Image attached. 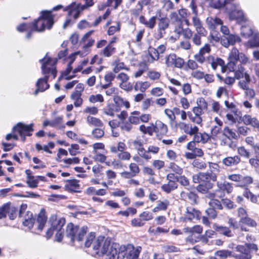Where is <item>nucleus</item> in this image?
Masks as SVG:
<instances>
[{"label":"nucleus","instance_id":"obj_24","mask_svg":"<svg viewBox=\"0 0 259 259\" xmlns=\"http://www.w3.org/2000/svg\"><path fill=\"white\" fill-rule=\"evenodd\" d=\"M201 176L202 183H211V181L215 182L217 179V175L212 170L205 172H201Z\"/></svg>","mask_w":259,"mask_h":259},{"label":"nucleus","instance_id":"obj_22","mask_svg":"<svg viewBox=\"0 0 259 259\" xmlns=\"http://www.w3.org/2000/svg\"><path fill=\"white\" fill-rule=\"evenodd\" d=\"M180 198L182 200H186L188 199L192 204H197L198 203V196L194 192L190 191L186 192L182 191L180 194Z\"/></svg>","mask_w":259,"mask_h":259},{"label":"nucleus","instance_id":"obj_37","mask_svg":"<svg viewBox=\"0 0 259 259\" xmlns=\"http://www.w3.org/2000/svg\"><path fill=\"white\" fill-rule=\"evenodd\" d=\"M217 186L220 190L226 191L228 193H230L232 192L233 187L231 184L227 182L217 183Z\"/></svg>","mask_w":259,"mask_h":259},{"label":"nucleus","instance_id":"obj_54","mask_svg":"<svg viewBox=\"0 0 259 259\" xmlns=\"http://www.w3.org/2000/svg\"><path fill=\"white\" fill-rule=\"evenodd\" d=\"M114 65L115 66L113 69V71L115 73L118 72L121 69L127 70V68H125L124 63L120 62L119 60H116L114 62Z\"/></svg>","mask_w":259,"mask_h":259},{"label":"nucleus","instance_id":"obj_57","mask_svg":"<svg viewBox=\"0 0 259 259\" xmlns=\"http://www.w3.org/2000/svg\"><path fill=\"white\" fill-rule=\"evenodd\" d=\"M62 122V117L61 116L57 117L54 120L51 121V126L52 127L59 126V128H64V125H61Z\"/></svg>","mask_w":259,"mask_h":259},{"label":"nucleus","instance_id":"obj_16","mask_svg":"<svg viewBox=\"0 0 259 259\" xmlns=\"http://www.w3.org/2000/svg\"><path fill=\"white\" fill-rule=\"evenodd\" d=\"M130 171H123L120 173L121 177L123 179H131L137 176L140 172V169L135 163H131L129 165Z\"/></svg>","mask_w":259,"mask_h":259},{"label":"nucleus","instance_id":"obj_6","mask_svg":"<svg viewBox=\"0 0 259 259\" xmlns=\"http://www.w3.org/2000/svg\"><path fill=\"white\" fill-rule=\"evenodd\" d=\"M87 229L86 226L79 228L77 226H74L72 223H70L67 226L66 236L70 238L72 242L75 240L80 241L87 233Z\"/></svg>","mask_w":259,"mask_h":259},{"label":"nucleus","instance_id":"obj_44","mask_svg":"<svg viewBox=\"0 0 259 259\" xmlns=\"http://www.w3.org/2000/svg\"><path fill=\"white\" fill-rule=\"evenodd\" d=\"M215 255L219 256L221 259H226L229 256H232V251L229 250H218L215 252Z\"/></svg>","mask_w":259,"mask_h":259},{"label":"nucleus","instance_id":"obj_4","mask_svg":"<svg viewBox=\"0 0 259 259\" xmlns=\"http://www.w3.org/2000/svg\"><path fill=\"white\" fill-rule=\"evenodd\" d=\"M258 250L257 245L254 243H246L243 245H238L236 250L239 253H234L232 257L235 259H252V252Z\"/></svg>","mask_w":259,"mask_h":259},{"label":"nucleus","instance_id":"obj_14","mask_svg":"<svg viewBox=\"0 0 259 259\" xmlns=\"http://www.w3.org/2000/svg\"><path fill=\"white\" fill-rule=\"evenodd\" d=\"M157 33L155 37L156 39H160L163 37L165 34V30L169 25V20L167 17H162L158 19Z\"/></svg>","mask_w":259,"mask_h":259},{"label":"nucleus","instance_id":"obj_21","mask_svg":"<svg viewBox=\"0 0 259 259\" xmlns=\"http://www.w3.org/2000/svg\"><path fill=\"white\" fill-rule=\"evenodd\" d=\"M242 64L235 65V66L232 68H228L230 71L234 72L235 78L237 79H243L247 74L242 65Z\"/></svg>","mask_w":259,"mask_h":259},{"label":"nucleus","instance_id":"obj_64","mask_svg":"<svg viewBox=\"0 0 259 259\" xmlns=\"http://www.w3.org/2000/svg\"><path fill=\"white\" fill-rule=\"evenodd\" d=\"M140 217L143 221H149L153 219L152 213L149 211H144L140 214Z\"/></svg>","mask_w":259,"mask_h":259},{"label":"nucleus","instance_id":"obj_29","mask_svg":"<svg viewBox=\"0 0 259 259\" xmlns=\"http://www.w3.org/2000/svg\"><path fill=\"white\" fill-rule=\"evenodd\" d=\"M47 217L45 214L44 210H41L38 215L36 220L37 228L39 231H42L46 223Z\"/></svg>","mask_w":259,"mask_h":259},{"label":"nucleus","instance_id":"obj_27","mask_svg":"<svg viewBox=\"0 0 259 259\" xmlns=\"http://www.w3.org/2000/svg\"><path fill=\"white\" fill-rule=\"evenodd\" d=\"M241 159L239 156H228L224 158L222 163L226 166H233L237 165L240 162Z\"/></svg>","mask_w":259,"mask_h":259},{"label":"nucleus","instance_id":"obj_63","mask_svg":"<svg viewBox=\"0 0 259 259\" xmlns=\"http://www.w3.org/2000/svg\"><path fill=\"white\" fill-rule=\"evenodd\" d=\"M120 30V23L117 22L115 25L111 26L108 30V34L109 35L114 34L117 31Z\"/></svg>","mask_w":259,"mask_h":259},{"label":"nucleus","instance_id":"obj_61","mask_svg":"<svg viewBox=\"0 0 259 259\" xmlns=\"http://www.w3.org/2000/svg\"><path fill=\"white\" fill-rule=\"evenodd\" d=\"M138 153L140 157L145 159L149 160L151 158V155L148 153V149L146 150L144 148L139 150Z\"/></svg>","mask_w":259,"mask_h":259},{"label":"nucleus","instance_id":"obj_8","mask_svg":"<svg viewBox=\"0 0 259 259\" xmlns=\"http://www.w3.org/2000/svg\"><path fill=\"white\" fill-rule=\"evenodd\" d=\"M42 64V72L45 75H48L50 73L53 75L55 78L56 76L57 71L54 66L57 62L56 60H53L51 58L48 57L47 56L39 60Z\"/></svg>","mask_w":259,"mask_h":259},{"label":"nucleus","instance_id":"obj_32","mask_svg":"<svg viewBox=\"0 0 259 259\" xmlns=\"http://www.w3.org/2000/svg\"><path fill=\"white\" fill-rule=\"evenodd\" d=\"M207 34V31H196L192 37V41L193 44L197 47L200 46L201 45V37L205 36Z\"/></svg>","mask_w":259,"mask_h":259},{"label":"nucleus","instance_id":"obj_43","mask_svg":"<svg viewBox=\"0 0 259 259\" xmlns=\"http://www.w3.org/2000/svg\"><path fill=\"white\" fill-rule=\"evenodd\" d=\"M81 94L77 92H73L71 95V98L74 101V105L75 107H79L82 103V99L81 98Z\"/></svg>","mask_w":259,"mask_h":259},{"label":"nucleus","instance_id":"obj_17","mask_svg":"<svg viewBox=\"0 0 259 259\" xmlns=\"http://www.w3.org/2000/svg\"><path fill=\"white\" fill-rule=\"evenodd\" d=\"M241 39L240 37L237 35L233 34H229L227 36H224L222 38L221 44L225 47L228 48L230 45H234L236 42H240Z\"/></svg>","mask_w":259,"mask_h":259},{"label":"nucleus","instance_id":"obj_26","mask_svg":"<svg viewBox=\"0 0 259 259\" xmlns=\"http://www.w3.org/2000/svg\"><path fill=\"white\" fill-rule=\"evenodd\" d=\"M235 0H211V6L215 9H220L225 7L226 10L229 8L232 5V3Z\"/></svg>","mask_w":259,"mask_h":259},{"label":"nucleus","instance_id":"obj_12","mask_svg":"<svg viewBox=\"0 0 259 259\" xmlns=\"http://www.w3.org/2000/svg\"><path fill=\"white\" fill-rule=\"evenodd\" d=\"M190 7L192 9V13L194 16L192 18L193 25L195 28L196 31H206L203 27L202 23L198 17V10L197 6L195 5L194 1L192 0Z\"/></svg>","mask_w":259,"mask_h":259},{"label":"nucleus","instance_id":"obj_39","mask_svg":"<svg viewBox=\"0 0 259 259\" xmlns=\"http://www.w3.org/2000/svg\"><path fill=\"white\" fill-rule=\"evenodd\" d=\"M243 195L247 199H249L251 202H252V203L259 204V195H254L253 193H252L248 190H245L243 192Z\"/></svg>","mask_w":259,"mask_h":259},{"label":"nucleus","instance_id":"obj_35","mask_svg":"<svg viewBox=\"0 0 259 259\" xmlns=\"http://www.w3.org/2000/svg\"><path fill=\"white\" fill-rule=\"evenodd\" d=\"M35 219L33 217L32 213L28 212L25 216L23 224L24 226L27 227L29 229H30L33 226Z\"/></svg>","mask_w":259,"mask_h":259},{"label":"nucleus","instance_id":"obj_41","mask_svg":"<svg viewBox=\"0 0 259 259\" xmlns=\"http://www.w3.org/2000/svg\"><path fill=\"white\" fill-rule=\"evenodd\" d=\"M74 59H72L67 64L66 70L63 73V75L65 77V79L70 80L75 77V75H69L70 73L72 70V64Z\"/></svg>","mask_w":259,"mask_h":259},{"label":"nucleus","instance_id":"obj_62","mask_svg":"<svg viewBox=\"0 0 259 259\" xmlns=\"http://www.w3.org/2000/svg\"><path fill=\"white\" fill-rule=\"evenodd\" d=\"M249 44L251 47L259 46V34L254 33L252 38L249 40Z\"/></svg>","mask_w":259,"mask_h":259},{"label":"nucleus","instance_id":"obj_42","mask_svg":"<svg viewBox=\"0 0 259 259\" xmlns=\"http://www.w3.org/2000/svg\"><path fill=\"white\" fill-rule=\"evenodd\" d=\"M85 4L83 5H81L80 4H77L76 3H72V4H75L76 6H77V10H79V12H81L82 11L88 9L89 7L93 6L94 4V2L93 0H83Z\"/></svg>","mask_w":259,"mask_h":259},{"label":"nucleus","instance_id":"obj_38","mask_svg":"<svg viewBox=\"0 0 259 259\" xmlns=\"http://www.w3.org/2000/svg\"><path fill=\"white\" fill-rule=\"evenodd\" d=\"M150 83L148 81H138L136 83L134 89L136 91L144 93L150 87Z\"/></svg>","mask_w":259,"mask_h":259},{"label":"nucleus","instance_id":"obj_56","mask_svg":"<svg viewBox=\"0 0 259 259\" xmlns=\"http://www.w3.org/2000/svg\"><path fill=\"white\" fill-rule=\"evenodd\" d=\"M135 115H139V113L137 111H135L132 113V115L129 116L128 120L132 124H138L140 122V118L138 116H135Z\"/></svg>","mask_w":259,"mask_h":259},{"label":"nucleus","instance_id":"obj_52","mask_svg":"<svg viewBox=\"0 0 259 259\" xmlns=\"http://www.w3.org/2000/svg\"><path fill=\"white\" fill-rule=\"evenodd\" d=\"M208 204L210 206V207L214 208V209L221 210L223 208L221 202L220 200L217 199L216 198L210 200L208 202Z\"/></svg>","mask_w":259,"mask_h":259},{"label":"nucleus","instance_id":"obj_5","mask_svg":"<svg viewBox=\"0 0 259 259\" xmlns=\"http://www.w3.org/2000/svg\"><path fill=\"white\" fill-rule=\"evenodd\" d=\"M65 224V219L60 218L59 220H55L52 221L51 227L46 232V237L47 239L51 238L53 235L54 232H56V240L58 242H60L63 237L64 229L63 227Z\"/></svg>","mask_w":259,"mask_h":259},{"label":"nucleus","instance_id":"obj_31","mask_svg":"<svg viewBox=\"0 0 259 259\" xmlns=\"http://www.w3.org/2000/svg\"><path fill=\"white\" fill-rule=\"evenodd\" d=\"M242 120L246 125H251L259 132V121L255 118H252L249 115L243 117Z\"/></svg>","mask_w":259,"mask_h":259},{"label":"nucleus","instance_id":"obj_18","mask_svg":"<svg viewBox=\"0 0 259 259\" xmlns=\"http://www.w3.org/2000/svg\"><path fill=\"white\" fill-rule=\"evenodd\" d=\"M206 23L209 29L215 31L223 24V21L217 17H208L206 19Z\"/></svg>","mask_w":259,"mask_h":259},{"label":"nucleus","instance_id":"obj_60","mask_svg":"<svg viewBox=\"0 0 259 259\" xmlns=\"http://www.w3.org/2000/svg\"><path fill=\"white\" fill-rule=\"evenodd\" d=\"M149 55L151 56L152 60H158L159 58V54L156 49L150 47L148 50Z\"/></svg>","mask_w":259,"mask_h":259},{"label":"nucleus","instance_id":"obj_59","mask_svg":"<svg viewBox=\"0 0 259 259\" xmlns=\"http://www.w3.org/2000/svg\"><path fill=\"white\" fill-rule=\"evenodd\" d=\"M89 101L91 103L96 102H103L104 101V98L101 94H97L96 95H91L89 97Z\"/></svg>","mask_w":259,"mask_h":259},{"label":"nucleus","instance_id":"obj_19","mask_svg":"<svg viewBox=\"0 0 259 259\" xmlns=\"http://www.w3.org/2000/svg\"><path fill=\"white\" fill-rule=\"evenodd\" d=\"M0 209L3 210L4 216L0 218L2 219L6 217L7 213L8 214L9 219L11 220H14L17 216V209L14 207H10L8 204H6L2 207H0Z\"/></svg>","mask_w":259,"mask_h":259},{"label":"nucleus","instance_id":"obj_1","mask_svg":"<svg viewBox=\"0 0 259 259\" xmlns=\"http://www.w3.org/2000/svg\"><path fill=\"white\" fill-rule=\"evenodd\" d=\"M95 238V233L91 232L87 237L85 246L89 247L92 244L93 249L97 253L102 254L104 259H115L119 244H111L110 239L102 236Z\"/></svg>","mask_w":259,"mask_h":259},{"label":"nucleus","instance_id":"obj_53","mask_svg":"<svg viewBox=\"0 0 259 259\" xmlns=\"http://www.w3.org/2000/svg\"><path fill=\"white\" fill-rule=\"evenodd\" d=\"M170 205L169 201L167 199H164L163 201H157V208L160 210H165Z\"/></svg>","mask_w":259,"mask_h":259},{"label":"nucleus","instance_id":"obj_10","mask_svg":"<svg viewBox=\"0 0 259 259\" xmlns=\"http://www.w3.org/2000/svg\"><path fill=\"white\" fill-rule=\"evenodd\" d=\"M226 12L228 14L230 20H235L238 22L246 20L243 12L238 5L232 4L229 8L227 7Z\"/></svg>","mask_w":259,"mask_h":259},{"label":"nucleus","instance_id":"obj_47","mask_svg":"<svg viewBox=\"0 0 259 259\" xmlns=\"http://www.w3.org/2000/svg\"><path fill=\"white\" fill-rule=\"evenodd\" d=\"M202 105H201V107H195L193 109V112L196 116H201L202 114V108H206L207 107V103L204 99H202Z\"/></svg>","mask_w":259,"mask_h":259},{"label":"nucleus","instance_id":"obj_7","mask_svg":"<svg viewBox=\"0 0 259 259\" xmlns=\"http://www.w3.org/2000/svg\"><path fill=\"white\" fill-rule=\"evenodd\" d=\"M229 62L227 64L228 68L233 69L235 65L246 64L248 59L243 53H240L235 48H233L229 55Z\"/></svg>","mask_w":259,"mask_h":259},{"label":"nucleus","instance_id":"obj_25","mask_svg":"<svg viewBox=\"0 0 259 259\" xmlns=\"http://www.w3.org/2000/svg\"><path fill=\"white\" fill-rule=\"evenodd\" d=\"M206 62L211 65V67L214 70L217 69L218 66L222 68L224 65V61L222 59L215 58L212 56H209L207 57Z\"/></svg>","mask_w":259,"mask_h":259},{"label":"nucleus","instance_id":"obj_28","mask_svg":"<svg viewBox=\"0 0 259 259\" xmlns=\"http://www.w3.org/2000/svg\"><path fill=\"white\" fill-rule=\"evenodd\" d=\"M65 189L69 192H79L80 186L78 184V181L76 180H71L67 181L65 185Z\"/></svg>","mask_w":259,"mask_h":259},{"label":"nucleus","instance_id":"obj_33","mask_svg":"<svg viewBox=\"0 0 259 259\" xmlns=\"http://www.w3.org/2000/svg\"><path fill=\"white\" fill-rule=\"evenodd\" d=\"M213 187V184L212 183H207L206 184L201 183L196 187V190L201 193L206 194Z\"/></svg>","mask_w":259,"mask_h":259},{"label":"nucleus","instance_id":"obj_46","mask_svg":"<svg viewBox=\"0 0 259 259\" xmlns=\"http://www.w3.org/2000/svg\"><path fill=\"white\" fill-rule=\"evenodd\" d=\"M119 124L120 128L123 131L129 132L133 128V125L128 120H122Z\"/></svg>","mask_w":259,"mask_h":259},{"label":"nucleus","instance_id":"obj_2","mask_svg":"<svg viewBox=\"0 0 259 259\" xmlns=\"http://www.w3.org/2000/svg\"><path fill=\"white\" fill-rule=\"evenodd\" d=\"M54 24V16L52 11H42L41 15L33 22L30 23L32 30L37 32H42L46 28L50 29Z\"/></svg>","mask_w":259,"mask_h":259},{"label":"nucleus","instance_id":"obj_30","mask_svg":"<svg viewBox=\"0 0 259 259\" xmlns=\"http://www.w3.org/2000/svg\"><path fill=\"white\" fill-rule=\"evenodd\" d=\"M223 135L229 140H237L239 136L235 130L226 126L223 130Z\"/></svg>","mask_w":259,"mask_h":259},{"label":"nucleus","instance_id":"obj_51","mask_svg":"<svg viewBox=\"0 0 259 259\" xmlns=\"http://www.w3.org/2000/svg\"><path fill=\"white\" fill-rule=\"evenodd\" d=\"M168 168L176 174L181 175L183 172V169L175 163L170 162L169 164Z\"/></svg>","mask_w":259,"mask_h":259},{"label":"nucleus","instance_id":"obj_48","mask_svg":"<svg viewBox=\"0 0 259 259\" xmlns=\"http://www.w3.org/2000/svg\"><path fill=\"white\" fill-rule=\"evenodd\" d=\"M241 34L245 37H248L253 34V31L249 26H242L241 28Z\"/></svg>","mask_w":259,"mask_h":259},{"label":"nucleus","instance_id":"obj_40","mask_svg":"<svg viewBox=\"0 0 259 259\" xmlns=\"http://www.w3.org/2000/svg\"><path fill=\"white\" fill-rule=\"evenodd\" d=\"M87 121L89 125L92 126L102 127L103 125L100 119L91 116L87 117Z\"/></svg>","mask_w":259,"mask_h":259},{"label":"nucleus","instance_id":"obj_15","mask_svg":"<svg viewBox=\"0 0 259 259\" xmlns=\"http://www.w3.org/2000/svg\"><path fill=\"white\" fill-rule=\"evenodd\" d=\"M165 64L168 67L182 68L184 64V60L180 57H177L176 54H170L165 58Z\"/></svg>","mask_w":259,"mask_h":259},{"label":"nucleus","instance_id":"obj_49","mask_svg":"<svg viewBox=\"0 0 259 259\" xmlns=\"http://www.w3.org/2000/svg\"><path fill=\"white\" fill-rule=\"evenodd\" d=\"M115 48H113L110 44L107 46L102 51V54L105 57L111 56L114 52Z\"/></svg>","mask_w":259,"mask_h":259},{"label":"nucleus","instance_id":"obj_11","mask_svg":"<svg viewBox=\"0 0 259 259\" xmlns=\"http://www.w3.org/2000/svg\"><path fill=\"white\" fill-rule=\"evenodd\" d=\"M32 126V124L26 125L23 123L19 122L13 127V131L17 132L21 136V140L24 141L26 136L32 135L31 133L33 131Z\"/></svg>","mask_w":259,"mask_h":259},{"label":"nucleus","instance_id":"obj_20","mask_svg":"<svg viewBox=\"0 0 259 259\" xmlns=\"http://www.w3.org/2000/svg\"><path fill=\"white\" fill-rule=\"evenodd\" d=\"M49 79L48 75H45L44 78H39L36 83L37 89L34 92V94L36 95L39 92H44L49 88V84L48 83Z\"/></svg>","mask_w":259,"mask_h":259},{"label":"nucleus","instance_id":"obj_9","mask_svg":"<svg viewBox=\"0 0 259 259\" xmlns=\"http://www.w3.org/2000/svg\"><path fill=\"white\" fill-rule=\"evenodd\" d=\"M77 8V6L75 4H71L64 9V11H68V15L63 26L64 29L72 25L74 21L79 17L80 12Z\"/></svg>","mask_w":259,"mask_h":259},{"label":"nucleus","instance_id":"obj_34","mask_svg":"<svg viewBox=\"0 0 259 259\" xmlns=\"http://www.w3.org/2000/svg\"><path fill=\"white\" fill-rule=\"evenodd\" d=\"M213 228L217 232L224 235L230 237L233 236L232 231L227 227L219 226L217 225H214Z\"/></svg>","mask_w":259,"mask_h":259},{"label":"nucleus","instance_id":"obj_3","mask_svg":"<svg viewBox=\"0 0 259 259\" xmlns=\"http://www.w3.org/2000/svg\"><path fill=\"white\" fill-rule=\"evenodd\" d=\"M141 251L140 246L135 248L132 244L119 245L115 259H123L124 257L126 259H138Z\"/></svg>","mask_w":259,"mask_h":259},{"label":"nucleus","instance_id":"obj_45","mask_svg":"<svg viewBox=\"0 0 259 259\" xmlns=\"http://www.w3.org/2000/svg\"><path fill=\"white\" fill-rule=\"evenodd\" d=\"M250 81V78L249 75H246L245 78L240 80L238 82V85L240 88L245 90L248 88V84Z\"/></svg>","mask_w":259,"mask_h":259},{"label":"nucleus","instance_id":"obj_50","mask_svg":"<svg viewBox=\"0 0 259 259\" xmlns=\"http://www.w3.org/2000/svg\"><path fill=\"white\" fill-rule=\"evenodd\" d=\"M169 17L172 23L174 24L175 25L182 23V20L180 18L178 14L176 12H171L169 14Z\"/></svg>","mask_w":259,"mask_h":259},{"label":"nucleus","instance_id":"obj_23","mask_svg":"<svg viewBox=\"0 0 259 259\" xmlns=\"http://www.w3.org/2000/svg\"><path fill=\"white\" fill-rule=\"evenodd\" d=\"M157 16H152L149 19H146L144 16H141L139 17V21L140 23L145 25L148 29H153L156 24Z\"/></svg>","mask_w":259,"mask_h":259},{"label":"nucleus","instance_id":"obj_55","mask_svg":"<svg viewBox=\"0 0 259 259\" xmlns=\"http://www.w3.org/2000/svg\"><path fill=\"white\" fill-rule=\"evenodd\" d=\"M240 222L252 227H255L256 225V222L252 219L249 218L248 215L240 220Z\"/></svg>","mask_w":259,"mask_h":259},{"label":"nucleus","instance_id":"obj_58","mask_svg":"<svg viewBox=\"0 0 259 259\" xmlns=\"http://www.w3.org/2000/svg\"><path fill=\"white\" fill-rule=\"evenodd\" d=\"M192 165L194 167L199 169H203L206 167L205 163L202 160L196 159L192 162Z\"/></svg>","mask_w":259,"mask_h":259},{"label":"nucleus","instance_id":"obj_13","mask_svg":"<svg viewBox=\"0 0 259 259\" xmlns=\"http://www.w3.org/2000/svg\"><path fill=\"white\" fill-rule=\"evenodd\" d=\"M201 215V213L199 210L193 207L189 206L186 208L184 216L181 218L180 220L186 223L188 221H191L194 219L200 220Z\"/></svg>","mask_w":259,"mask_h":259},{"label":"nucleus","instance_id":"obj_36","mask_svg":"<svg viewBox=\"0 0 259 259\" xmlns=\"http://www.w3.org/2000/svg\"><path fill=\"white\" fill-rule=\"evenodd\" d=\"M178 188V184L176 182H168L167 184L162 185L161 187L162 190L166 193H169Z\"/></svg>","mask_w":259,"mask_h":259}]
</instances>
